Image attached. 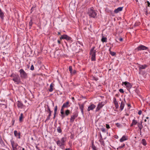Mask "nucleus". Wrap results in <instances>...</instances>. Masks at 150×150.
Returning a JSON list of instances; mask_svg holds the SVG:
<instances>
[{
  "instance_id": "37998d69",
  "label": "nucleus",
  "mask_w": 150,
  "mask_h": 150,
  "mask_svg": "<svg viewBox=\"0 0 150 150\" xmlns=\"http://www.w3.org/2000/svg\"><path fill=\"white\" fill-rule=\"evenodd\" d=\"M113 101L114 102V103H118L117 101L116 100V99L115 98H113Z\"/></svg>"
},
{
  "instance_id": "a878e982",
  "label": "nucleus",
  "mask_w": 150,
  "mask_h": 150,
  "mask_svg": "<svg viewBox=\"0 0 150 150\" xmlns=\"http://www.w3.org/2000/svg\"><path fill=\"white\" fill-rule=\"evenodd\" d=\"M101 145L104 146L105 144L103 139H100L99 140Z\"/></svg>"
},
{
  "instance_id": "79ce46f5",
  "label": "nucleus",
  "mask_w": 150,
  "mask_h": 150,
  "mask_svg": "<svg viewBox=\"0 0 150 150\" xmlns=\"http://www.w3.org/2000/svg\"><path fill=\"white\" fill-rule=\"evenodd\" d=\"M30 69L31 70H34V67L33 66V65H32L31 66Z\"/></svg>"
},
{
  "instance_id": "13d9d810",
  "label": "nucleus",
  "mask_w": 150,
  "mask_h": 150,
  "mask_svg": "<svg viewBox=\"0 0 150 150\" xmlns=\"http://www.w3.org/2000/svg\"><path fill=\"white\" fill-rule=\"evenodd\" d=\"M109 51L110 52V51H111V48H110L109 49Z\"/></svg>"
},
{
  "instance_id": "4468645a",
  "label": "nucleus",
  "mask_w": 150,
  "mask_h": 150,
  "mask_svg": "<svg viewBox=\"0 0 150 150\" xmlns=\"http://www.w3.org/2000/svg\"><path fill=\"white\" fill-rule=\"evenodd\" d=\"M77 117V115L76 114L72 115L71 116L70 119V122H73L74 121L75 118L76 117Z\"/></svg>"
},
{
  "instance_id": "a19ab883",
  "label": "nucleus",
  "mask_w": 150,
  "mask_h": 150,
  "mask_svg": "<svg viewBox=\"0 0 150 150\" xmlns=\"http://www.w3.org/2000/svg\"><path fill=\"white\" fill-rule=\"evenodd\" d=\"M119 91L120 92L123 93L124 92V91H123V90L122 89L120 88L119 89Z\"/></svg>"
},
{
  "instance_id": "412c9836",
  "label": "nucleus",
  "mask_w": 150,
  "mask_h": 150,
  "mask_svg": "<svg viewBox=\"0 0 150 150\" xmlns=\"http://www.w3.org/2000/svg\"><path fill=\"white\" fill-rule=\"evenodd\" d=\"M138 122L137 121L134 119L132 120V123L131 124V126H132L134 125H135L136 124H137Z\"/></svg>"
},
{
  "instance_id": "7ed1b4c3",
  "label": "nucleus",
  "mask_w": 150,
  "mask_h": 150,
  "mask_svg": "<svg viewBox=\"0 0 150 150\" xmlns=\"http://www.w3.org/2000/svg\"><path fill=\"white\" fill-rule=\"evenodd\" d=\"M10 76L13 78V80L17 84H19L21 82V79L18 75L13 73Z\"/></svg>"
},
{
  "instance_id": "3c124183",
  "label": "nucleus",
  "mask_w": 150,
  "mask_h": 150,
  "mask_svg": "<svg viewBox=\"0 0 150 150\" xmlns=\"http://www.w3.org/2000/svg\"><path fill=\"white\" fill-rule=\"evenodd\" d=\"M147 6H146V9H145V12H146V15H147V12H148V11H147Z\"/></svg>"
},
{
  "instance_id": "58836bf2",
  "label": "nucleus",
  "mask_w": 150,
  "mask_h": 150,
  "mask_svg": "<svg viewBox=\"0 0 150 150\" xmlns=\"http://www.w3.org/2000/svg\"><path fill=\"white\" fill-rule=\"evenodd\" d=\"M35 8V6H33V7H32V8H31V11H30V13H31L32 12V11H33V10H34V9Z\"/></svg>"
},
{
  "instance_id": "bb28decb",
  "label": "nucleus",
  "mask_w": 150,
  "mask_h": 150,
  "mask_svg": "<svg viewBox=\"0 0 150 150\" xmlns=\"http://www.w3.org/2000/svg\"><path fill=\"white\" fill-rule=\"evenodd\" d=\"M57 132L59 133H61L62 132L61 127H57Z\"/></svg>"
},
{
  "instance_id": "aec40b11",
  "label": "nucleus",
  "mask_w": 150,
  "mask_h": 150,
  "mask_svg": "<svg viewBox=\"0 0 150 150\" xmlns=\"http://www.w3.org/2000/svg\"><path fill=\"white\" fill-rule=\"evenodd\" d=\"M0 143L3 146H4L5 145L4 143L2 140L1 136H0Z\"/></svg>"
},
{
  "instance_id": "cd10ccee",
  "label": "nucleus",
  "mask_w": 150,
  "mask_h": 150,
  "mask_svg": "<svg viewBox=\"0 0 150 150\" xmlns=\"http://www.w3.org/2000/svg\"><path fill=\"white\" fill-rule=\"evenodd\" d=\"M124 104H121L120 108L121 110H122L124 107Z\"/></svg>"
},
{
  "instance_id": "f704fd0d",
  "label": "nucleus",
  "mask_w": 150,
  "mask_h": 150,
  "mask_svg": "<svg viewBox=\"0 0 150 150\" xmlns=\"http://www.w3.org/2000/svg\"><path fill=\"white\" fill-rule=\"evenodd\" d=\"M69 70L71 73H72V67L71 66H70L69 67Z\"/></svg>"
},
{
  "instance_id": "5701e85b",
  "label": "nucleus",
  "mask_w": 150,
  "mask_h": 150,
  "mask_svg": "<svg viewBox=\"0 0 150 150\" xmlns=\"http://www.w3.org/2000/svg\"><path fill=\"white\" fill-rule=\"evenodd\" d=\"M23 115L22 113H21L20 114V116L19 118V120L20 122H21L23 121Z\"/></svg>"
},
{
  "instance_id": "f257e3e1",
  "label": "nucleus",
  "mask_w": 150,
  "mask_h": 150,
  "mask_svg": "<svg viewBox=\"0 0 150 150\" xmlns=\"http://www.w3.org/2000/svg\"><path fill=\"white\" fill-rule=\"evenodd\" d=\"M69 104H64L63 105L62 108L61 110V115H60L62 119H63L65 116V115L66 116H68L69 115L70 113V110H67L65 111V113H64V109L65 107H67L68 106Z\"/></svg>"
},
{
  "instance_id": "7c9ffc66",
  "label": "nucleus",
  "mask_w": 150,
  "mask_h": 150,
  "mask_svg": "<svg viewBox=\"0 0 150 150\" xmlns=\"http://www.w3.org/2000/svg\"><path fill=\"white\" fill-rule=\"evenodd\" d=\"M137 125L139 127H140L143 126L142 125V121L140 122H139L137 123Z\"/></svg>"
},
{
  "instance_id": "1a4fd4ad",
  "label": "nucleus",
  "mask_w": 150,
  "mask_h": 150,
  "mask_svg": "<svg viewBox=\"0 0 150 150\" xmlns=\"http://www.w3.org/2000/svg\"><path fill=\"white\" fill-rule=\"evenodd\" d=\"M122 84L125 86L127 90H129L132 87V85L130 83L127 81L122 82Z\"/></svg>"
},
{
  "instance_id": "bf43d9fd",
  "label": "nucleus",
  "mask_w": 150,
  "mask_h": 150,
  "mask_svg": "<svg viewBox=\"0 0 150 150\" xmlns=\"http://www.w3.org/2000/svg\"><path fill=\"white\" fill-rule=\"evenodd\" d=\"M128 107H129L130 106V105L129 104H128L127 105Z\"/></svg>"
},
{
  "instance_id": "ea45409f",
  "label": "nucleus",
  "mask_w": 150,
  "mask_h": 150,
  "mask_svg": "<svg viewBox=\"0 0 150 150\" xmlns=\"http://www.w3.org/2000/svg\"><path fill=\"white\" fill-rule=\"evenodd\" d=\"M48 110L49 111V115H48V116L49 117H50V116L51 115V111L48 107Z\"/></svg>"
},
{
  "instance_id": "6e6552de",
  "label": "nucleus",
  "mask_w": 150,
  "mask_h": 150,
  "mask_svg": "<svg viewBox=\"0 0 150 150\" xmlns=\"http://www.w3.org/2000/svg\"><path fill=\"white\" fill-rule=\"evenodd\" d=\"M72 38L71 37H69L66 35H64L61 36L60 38V40L62 39H65L68 41H70Z\"/></svg>"
},
{
  "instance_id": "a18cd8bd",
  "label": "nucleus",
  "mask_w": 150,
  "mask_h": 150,
  "mask_svg": "<svg viewBox=\"0 0 150 150\" xmlns=\"http://www.w3.org/2000/svg\"><path fill=\"white\" fill-rule=\"evenodd\" d=\"M76 72V71L75 70H74L73 71H72V73H71V74H74Z\"/></svg>"
},
{
  "instance_id": "9b49d317",
  "label": "nucleus",
  "mask_w": 150,
  "mask_h": 150,
  "mask_svg": "<svg viewBox=\"0 0 150 150\" xmlns=\"http://www.w3.org/2000/svg\"><path fill=\"white\" fill-rule=\"evenodd\" d=\"M14 136L18 139H20V134L21 133L20 132H18L16 130H15L14 131Z\"/></svg>"
},
{
  "instance_id": "052dcab7",
  "label": "nucleus",
  "mask_w": 150,
  "mask_h": 150,
  "mask_svg": "<svg viewBox=\"0 0 150 150\" xmlns=\"http://www.w3.org/2000/svg\"><path fill=\"white\" fill-rule=\"evenodd\" d=\"M58 35H60L61 34V33L60 32H58Z\"/></svg>"
},
{
  "instance_id": "393cba45",
  "label": "nucleus",
  "mask_w": 150,
  "mask_h": 150,
  "mask_svg": "<svg viewBox=\"0 0 150 150\" xmlns=\"http://www.w3.org/2000/svg\"><path fill=\"white\" fill-rule=\"evenodd\" d=\"M142 143L144 146L146 145V142L145 139H142Z\"/></svg>"
},
{
  "instance_id": "e433bc0d",
  "label": "nucleus",
  "mask_w": 150,
  "mask_h": 150,
  "mask_svg": "<svg viewBox=\"0 0 150 150\" xmlns=\"http://www.w3.org/2000/svg\"><path fill=\"white\" fill-rule=\"evenodd\" d=\"M101 130L102 132L104 133L105 132V129L104 128H102L101 129Z\"/></svg>"
},
{
  "instance_id": "864d4df0",
  "label": "nucleus",
  "mask_w": 150,
  "mask_h": 150,
  "mask_svg": "<svg viewBox=\"0 0 150 150\" xmlns=\"http://www.w3.org/2000/svg\"><path fill=\"white\" fill-rule=\"evenodd\" d=\"M119 40L120 41H122V40H123V39L122 38H120L119 39Z\"/></svg>"
},
{
  "instance_id": "09e8293b",
  "label": "nucleus",
  "mask_w": 150,
  "mask_h": 150,
  "mask_svg": "<svg viewBox=\"0 0 150 150\" xmlns=\"http://www.w3.org/2000/svg\"><path fill=\"white\" fill-rule=\"evenodd\" d=\"M147 3L148 6L150 7V3L149 1H147Z\"/></svg>"
},
{
  "instance_id": "6ab92c4d",
  "label": "nucleus",
  "mask_w": 150,
  "mask_h": 150,
  "mask_svg": "<svg viewBox=\"0 0 150 150\" xmlns=\"http://www.w3.org/2000/svg\"><path fill=\"white\" fill-rule=\"evenodd\" d=\"M4 13L1 10L0 11V17L1 19L3 20L4 18Z\"/></svg>"
},
{
  "instance_id": "8fccbe9b",
  "label": "nucleus",
  "mask_w": 150,
  "mask_h": 150,
  "mask_svg": "<svg viewBox=\"0 0 150 150\" xmlns=\"http://www.w3.org/2000/svg\"><path fill=\"white\" fill-rule=\"evenodd\" d=\"M115 106L116 108H117L118 107L119 105H118V104H115Z\"/></svg>"
},
{
  "instance_id": "603ef678",
  "label": "nucleus",
  "mask_w": 150,
  "mask_h": 150,
  "mask_svg": "<svg viewBox=\"0 0 150 150\" xmlns=\"http://www.w3.org/2000/svg\"><path fill=\"white\" fill-rule=\"evenodd\" d=\"M143 127V126L141 127H139V130H140V132H141V131Z\"/></svg>"
},
{
  "instance_id": "423d86ee",
  "label": "nucleus",
  "mask_w": 150,
  "mask_h": 150,
  "mask_svg": "<svg viewBox=\"0 0 150 150\" xmlns=\"http://www.w3.org/2000/svg\"><path fill=\"white\" fill-rule=\"evenodd\" d=\"M20 75L22 79H26L27 77V74L23 69H21L19 71Z\"/></svg>"
},
{
  "instance_id": "0e129e2a",
  "label": "nucleus",
  "mask_w": 150,
  "mask_h": 150,
  "mask_svg": "<svg viewBox=\"0 0 150 150\" xmlns=\"http://www.w3.org/2000/svg\"><path fill=\"white\" fill-rule=\"evenodd\" d=\"M54 115V118H55V115Z\"/></svg>"
},
{
  "instance_id": "4c0bfd02",
  "label": "nucleus",
  "mask_w": 150,
  "mask_h": 150,
  "mask_svg": "<svg viewBox=\"0 0 150 150\" xmlns=\"http://www.w3.org/2000/svg\"><path fill=\"white\" fill-rule=\"evenodd\" d=\"M18 149H19V150H25V149L24 148H22L20 146H18Z\"/></svg>"
},
{
  "instance_id": "39448f33",
  "label": "nucleus",
  "mask_w": 150,
  "mask_h": 150,
  "mask_svg": "<svg viewBox=\"0 0 150 150\" xmlns=\"http://www.w3.org/2000/svg\"><path fill=\"white\" fill-rule=\"evenodd\" d=\"M95 47H93L91 49L90 54L91 55V60L92 61H95L96 60V50H94Z\"/></svg>"
},
{
  "instance_id": "0eeeda50",
  "label": "nucleus",
  "mask_w": 150,
  "mask_h": 150,
  "mask_svg": "<svg viewBox=\"0 0 150 150\" xmlns=\"http://www.w3.org/2000/svg\"><path fill=\"white\" fill-rule=\"evenodd\" d=\"M10 142H11V145L12 146L13 150H16L18 148H17V147L18 146V144L17 143H15L13 139H12L11 140Z\"/></svg>"
},
{
  "instance_id": "72a5a7b5",
  "label": "nucleus",
  "mask_w": 150,
  "mask_h": 150,
  "mask_svg": "<svg viewBox=\"0 0 150 150\" xmlns=\"http://www.w3.org/2000/svg\"><path fill=\"white\" fill-rule=\"evenodd\" d=\"M110 54L112 56H114L116 54V53L115 52L112 51H110Z\"/></svg>"
},
{
  "instance_id": "b1692460",
  "label": "nucleus",
  "mask_w": 150,
  "mask_h": 150,
  "mask_svg": "<svg viewBox=\"0 0 150 150\" xmlns=\"http://www.w3.org/2000/svg\"><path fill=\"white\" fill-rule=\"evenodd\" d=\"M80 109H81V111L83 112V108L84 106V105L83 104H79Z\"/></svg>"
},
{
  "instance_id": "2f4dec72",
  "label": "nucleus",
  "mask_w": 150,
  "mask_h": 150,
  "mask_svg": "<svg viewBox=\"0 0 150 150\" xmlns=\"http://www.w3.org/2000/svg\"><path fill=\"white\" fill-rule=\"evenodd\" d=\"M125 146V144H122L121 146H119L117 148V149H122V148H123V147H124V146Z\"/></svg>"
},
{
  "instance_id": "4be33fe9",
  "label": "nucleus",
  "mask_w": 150,
  "mask_h": 150,
  "mask_svg": "<svg viewBox=\"0 0 150 150\" xmlns=\"http://www.w3.org/2000/svg\"><path fill=\"white\" fill-rule=\"evenodd\" d=\"M101 41L103 42H107V38H106L103 36L101 39Z\"/></svg>"
},
{
  "instance_id": "9d476101",
  "label": "nucleus",
  "mask_w": 150,
  "mask_h": 150,
  "mask_svg": "<svg viewBox=\"0 0 150 150\" xmlns=\"http://www.w3.org/2000/svg\"><path fill=\"white\" fill-rule=\"evenodd\" d=\"M137 49L138 51L147 50L148 48L143 45H140L137 47Z\"/></svg>"
},
{
  "instance_id": "338daca9",
  "label": "nucleus",
  "mask_w": 150,
  "mask_h": 150,
  "mask_svg": "<svg viewBox=\"0 0 150 150\" xmlns=\"http://www.w3.org/2000/svg\"><path fill=\"white\" fill-rule=\"evenodd\" d=\"M65 103H69V101L66 102Z\"/></svg>"
},
{
  "instance_id": "20e7f679",
  "label": "nucleus",
  "mask_w": 150,
  "mask_h": 150,
  "mask_svg": "<svg viewBox=\"0 0 150 150\" xmlns=\"http://www.w3.org/2000/svg\"><path fill=\"white\" fill-rule=\"evenodd\" d=\"M92 8H91L88 9V13L90 17L95 18L96 17L97 13Z\"/></svg>"
},
{
  "instance_id": "c756f323",
  "label": "nucleus",
  "mask_w": 150,
  "mask_h": 150,
  "mask_svg": "<svg viewBox=\"0 0 150 150\" xmlns=\"http://www.w3.org/2000/svg\"><path fill=\"white\" fill-rule=\"evenodd\" d=\"M92 148L93 150H99L96 147V146L93 144H92Z\"/></svg>"
},
{
  "instance_id": "e2e57ef3",
  "label": "nucleus",
  "mask_w": 150,
  "mask_h": 150,
  "mask_svg": "<svg viewBox=\"0 0 150 150\" xmlns=\"http://www.w3.org/2000/svg\"><path fill=\"white\" fill-rule=\"evenodd\" d=\"M100 137H101L100 139H102V137L101 134H100Z\"/></svg>"
},
{
  "instance_id": "f03ea898",
  "label": "nucleus",
  "mask_w": 150,
  "mask_h": 150,
  "mask_svg": "<svg viewBox=\"0 0 150 150\" xmlns=\"http://www.w3.org/2000/svg\"><path fill=\"white\" fill-rule=\"evenodd\" d=\"M66 141V137H62L61 139L57 140L56 142V143L58 146L63 149L62 147L65 145Z\"/></svg>"
},
{
  "instance_id": "774afa93",
  "label": "nucleus",
  "mask_w": 150,
  "mask_h": 150,
  "mask_svg": "<svg viewBox=\"0 0 150 150\" xmlns=\"http://www.w3.org/2000/svg\"><path fill=\"white\" fill-rule=\"evenodd\" d=\"M146 118L147 119H148L149 118V117H146Z\"/></svg>"
},
{
  "instance_id": "de8ad7c7",
  "label": "nucleus",
  "mask_w": 150,
  "mask_h": 150,
  "mask_svg": "<svg viewBox=\"0 0 150 150\" xmlns=\"http://www.w3.org/2000/svg\"><path fill=\"white\" fill-rule=\"evenodd\" d=\"M142 113V111H141V110H140L138 112V114H139V115H140Z\"/></svg>"
},
{
  "instance_id": "2eb2a0df",
  "label": "nucleus",
  "mask_w": 150,
  "mask_h": 150,
  "mask_svg": "<svg viewBox=\"0 0 150 150\" xmlns=\"http://www.w3.org/2000/svg\"><path fill=\"white\" fill-rule=\"evenodd\" d=\"M123 7H119L114 10V12L117 13L119 11H121L122 10Z\"/></svg>"
},
{
  "instance_id": "dca6fc26",
  "label": "nucleus",
  "mask_w": 150,
  "mask_h": 150,
  "mask_svg": "<svg viewBox=\"0 0 150 150\" xmlns=\"http://www.w3.org/2000/svg\"><path fill=\"white\" fill-rule=\"evenodd\" d=\"M147 66L146 64L144 65H141L139 66V69L140 71L142 69H145L147 67Z\"/></svg>"
},
{
  "instance_id": "f3484780",
  "label": "nucleus",
  "mask_w": 150,
  "mask_h": 150,
  "mask_svg": "<svg viewBox=\"0 0 150 150\" xmlns=\"http://www.w3.org/2000/svg\"><path fill=\"white\" fill-rule=\"evenodd\" d=\"M103 105L102 104H98L96 108V112H97L101 108L103 107Z\"/></svg>"
},
{
  "instance_id": "5fc2aeb1",
  "label": "nucleus",
  "mask_w": 150,
  "mask_h": 150,
  "mask_svg": "<svg viewBox=\"0 0 150 150\" xmlns=\"http://www.w3.org/2000/svg\"><path fill=\"white\" fill-rule=\"evenodd\" d=\"M14 122H15V121H14V120H12V121L11 122H12V125H14Z\"/></svg>"
},
{
  "instance_id": "a211bd4d",
  "label": "nucleus",
  "mask_w": 150,
  "mask_h": 150,
  "mask_svg": "<svg viewBox=\"0 0 150 150\" xmlns=\"http://www.w3.org/2000/svg\"><path fill=\"white\" fill-rule=\"evenodd\" d=\"M54 86V84H53L52 83H51L50 86V88L49 89V91L50 92H52V91L53 90V87Z\"/></svg>"
},
{
  "instance_id": "6e6d98bb",
  "label": "nucleus",
  "mask_w": 150,
  "mask_h": 150,
  "mask_svg": "<svg viewBox=\"0 0 150 150\" xmlns=\"http://www.w3.org/2000/svg\"><path fill=\"white\" fill-rule=\"evenodd\" d=\"M50 117H49V116H48V117H47L46 120H49L50 119Z\"/></svg>"
},
{
  "instance_id": "680f3d73",
  "label": "nucleus",
  "mask_w": 150,
  "mask_h": 150,
  "mask_svg": "<svg viewBox=\"0 0 150 150\" xmlns=\"http://www.w3.org/2000/svg\"><path fill=\"white\" fill-rule=\"evenodd\" d=\"M66 150H70V149L69 148H67V149H66Z\"/></svg>"
},
{
  "instance_id": "c03bdc74",
  "label": "nucleus",
  "mask_w": 150,
  "mask_h": 150,
  "mask_svg": "<svg viewBox=\"0 0 150 150\" xmlns=\"http://www.w3.org/2000/svg\"><path fill=\"white\" fill-rule=\"evenodd\" d=\"M106 127L108 129H110V127L109 125L108 124L106 125Z\"/></svg>"
},
{
  "instance_id": "c9c22d12",
  "label": "nucleus",
  "mask_w": 150,
  "mask_h": 150,
  "mask_svg": "<svg viewBox=\"0 0 150 150\" xmlns=\"http://www.w3.org/2000/svg\"><path fill=\"white\" fill-rule=\"evenodd\" d=\"M23 106V104H17V106L19 108H22Z\"/></svg>"
},
{
  "instance_id": "ddd939ff",
  "label": "nucleus",
  "mask_w": 150,
  "mask_h": 150,
  "mask_svg": "<svg viewBox=\"0 0 150 150\" xmlns=\"http://www.w3.org/2000/svg\"><path fill=\"white\" fill-rule=\"evenodd\" d=\"M128 139L127 136L125 135L123 136L120 139V141L122 142L125 141L127 140Z\"/></svg>"
},
{
  "instance_id": "473e14b6",
  "label": "nucleus",
  "mask_w": 150,
  "mask_h": 150,
  "mask_svg": "<svg viewBox=\"0 0 150 150\" xmlns=\"http://www.w3.org/2000/svg\"><path fill=\"white\" fill-rule=\"evenodd\" d=\"M57 106H56L55 107L54 109V115L56 114V112H57Z\"/></svg>"
},
{
  "instance_id": "c85d7f7f",
  "label": "nucleus",
  "mask_w": 150,
  "mask_h": 150,
  "mask_svg": "<svg viewBox=\"0 0 150 150\" xmlns=\"http://www.w3.org/2000/svg\"><path fill=\"white\" fill-rule=\"evenodd\" d=\"M30 28L32 27L33 24V22H32V19H31L29 23Z\"/></svg>"
},
{
  "instance_id": "49530a36",
  "label": "nucleus",
  "mask_w": 150,
  "mask_h": 150,
  "mask_svg": "<svg viewBox=\"0 0 150 150\" xmlns=\"http://www.w3.org/2000/svg\"><path fill=\"white\" fill-rule=\"evenodd\" d=\"M116 125L117 127H120V123H118L116 124Z\"/></svg>"
},
{
  "instance_id": "69168bd1",
  "label": "nucleus",
  "mask_w": 150,
  "mask_h": 150,
  "mask_svg": "<svg viewBox=\"0 0 150 150\" xmlns=\"http://www.w3.org/2000/svg\"><path fill=\"white\" fill-rule=\"evenodd\" d=\"M144 122H146V119H145L144 120Z\"/></svg>"
},
{
  "instance_id": "f8f14e48",
  "label": "nucleus",
  "mask_w": 150,
  "mask_h": 150,
  "mask_svg": "<svg viewBox=\"0 0 150 150\" xmlns=\"http://www.w3.org/2000/svg\"><path fill=\"white\" fill-rule=\"evenodd\" d=\"M96 107V105L93 104H91L89 106L88 108V110L89 111L90 110H92Z\"/></svg>"
},
{
  "instance_id": "4d7b16f0",
  "label": "nucleus",
  "mask_w": 150,
  "mask_h": 150,
  "mask_svg": "<svg viewBox=\"0 0 150 150\" xmlns=\"http://www.w3.org/2000/svg\"><path fill=\"white\" fill-rule=\"evenodd\" d=\"M57 42H58V44H60V43H61L60 41L59 40H57Z\"/></svg>"
}]
</instances>
